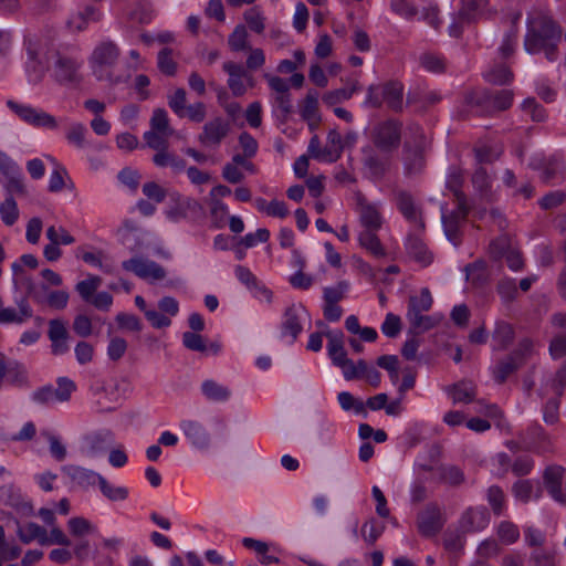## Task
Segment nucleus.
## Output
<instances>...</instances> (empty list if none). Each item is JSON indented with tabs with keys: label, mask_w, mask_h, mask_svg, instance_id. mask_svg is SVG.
<instances>
[{
	"label": "nucleus",
	"mask_w": 566,
	"mask_h": 566,
	"mask_svg": "<svg viewBox=\"0 0 566 566\" xmlns=\"http://www.w3.org/2000/svg\"><path fill=\"white\" fill-rule=\"evenodd\" d=\"M406 251L408 255L422 266H427L432 262V254L428 250L423 241L417 235H408L406 241Z\"/></svg>",
	"instance_id": "obj_23"
},
{
	"label": "nucleus",
	"mask_w": 566,
	"mask_h": 566,
	"mask_svg": "<svg viewBox=\"0 0 566 566\" xmlns=\"http://www.w3.org/2000/svg\"><path fill=\"white\" fill-rule=\"evenodd\" d=\"M446 390L452 398L453 403H470L475 400L476 387L470 380H460L447 387Z\"/></svg>",
	"instance_id": "obj_20"
},
{
	"label": "nucleus",
	"mask_w": 566,
	"mask_h": 566,
	"mask_svg": "<svg viewBox=\"0 0 566 566\" xmlns=\"http://www.w3.org/2000/svg\"><path fill=\"white\" fill-rule=\"evenodd\" d=\"M401 142V123L388 119L379 123L373 129V143L381 151L391 153Z\"/></svg>",
	"instance_id": "obj_6"
},
{
	"label": "nucleus",
	"mask_w": 566,
	"mask_h": 566,
	"mask_svg": "<svg viewBox=\"0 0 566 566\" xmlns=\"http://www.w3.org/2000/svg\"><path fill=\"white\" fill-rule=\"evenodd\" d=\"M101 492L109 501H125L128 497V490L124 486H114L105 478L97 476Z\"/></svg>",
	"instance_id": "obj_44"
},
{
	"label": "nucleus",
	"mask_w": 566,
	"mask_h": 566,
	"mask_svg": "<svg viewBox=\"0 0 566 566\" xmlns=\"http://www.w3.org/2000/svg\"><path fill=\"white\" fill-rule=\"evenodd\" d=\"M514 99L512 90H501L491 93L488 90L472 91L465 95V103L472 108L480 109L481 114L492 115L509 109Z\"/></svg>",
	"instance_id": "obj_4"
},
{
	"label": "nucleus",
	"mask_w": 566,
	"mask_h": 566,
	"mask_svg": "<svg viewBox=\"0 0 566 566\" xmlns=\"http://www.w3.org/2000/svg\"><path fill=\"white\" fill-rule=\"evenodd\" d=\"M559 398H549L543 407V419L546 424L554 426L559 421Z\"/></svg>",
	"instance_id": "obj_60"
},
{
	"label": "nucleus",
	"mask_w": 566,
	"mask_h": 566,
	"mask_svg": "<svg viewBox=\"0 0 566 566\" xmlns=\"http://www.w3.org/2000/svg\"><path fill=\"white\" fill-rule=\"evenodd\" d=\"M48 336L51 342V352L53 355H63L69 352L67 344L69 331L64 321L54 318L49 322Z\"/></svg>",
	"instance_id": "obj_13"
},
{
	"label": "nucleus",
	"mask_w": 566,
	"mask_h": 566,
	"mask_svg": "<svg viewBox=\"0 0 566 566\" xmlns=\"http://www.w3.org/2000/svg\"><path fill=\"white\" fill-rule=\"evenodd\" d=\"M102 284V279L96 275H88L87 279L80 281L75 285V291L80 294L81 298L90 303L94 296L95 292Z\"/></svg>",
	"instance_id": "obj_41"
},
{
	"label": "nucleus",
	"mask_w": 566,
	"mask_h": 566,
	"mask_svg": "<svg viewBox=\"0 0 566 566\" xmlns=\"http://www.w3.org/2000/svg\"><path fill=\"white\" fill-rule=\"evenodd\" d=\"M489 524V513L485 507L469 509L461 518V527L465 532H475Z\"/></svg>",
	"instance_id": "obj_24"
},
{
	"label": "nucleus",
	"mask_w": 566,
	"mask_h": 566,
	"mask_svg": "<svg viewBox=\"0 0 566 566\" xmlns=\"http://www.w3.org/2000/svg\"><path fill=\"white\" fill-rule=\"evenodd\" d=\"M338 402L344 410L354 409L356 413L367 415L365 405L363 401L356 400L355 397L348 391H342L338 394Z\"/></svg>",
	"instance_id": "obj_63"
},
{
	"label": "nucleus",
	"mask_w": 566,
	"mask_h": 566,
	"mask_svg": "<svg viewBox=\"0 0 566 566\" xmlns=\"http://www.w3.org/2000/svg\"><path fill=\"white\" fill-rule=\"evenodd\" d=\"M407 318L410 324L409 333L413 335L424 333L437 324L431 316L422 315V313H407Z\"/></svg>",
	"instance_id": "obj_40"
},
{
	"label": "nucleus",
	"mask_w": 566,
	"mask_h": 566,
	"mask_svg": "<svg viewBox=\"0 0 566 566\" xmlns=\"http://www.w3.org/2000/svg\"><path fill=\"white\" fill-rule=\"evenodd\" d=\"M328 339L327 352L334 365L345 360L347 353L344 347V334L342 331H328L325 333Z\"/></svg>",
	"instance_id": "obj_25"
},
{
	"label": "nucleus",
	"mask_w": 566,
	"mask_h": 566,
	"mask_svg": "<svg viewBox=\"0 0 566 566\" xmlns=\"http://www.w3.org/2000/svg\"><path fill=\"white\" fill-rule=\"evenodd\" d=\"M462 7L458 13L461 23H473L481 18H490L493 13L486 9L489 0H461Z\"/></svg>",
	"instance_id": "obj_15"
},
{
	"label": "nucleus",
	"mask_w": 566,
	"mask_h": 566,
	"mask_svg": "<svg viewBox=\"0 0 566 566\" xmlns=\"http://www.w3.org/2000/svg\"><path fill=\"white\" fill-rule=\"evenodd\" d=\"M382 99L394 112H401L403 108V86L398 81H389L382 85Z\"/></svg>",
	"instance_id": "obj_19"
},
{
	"label": "nucleus",
	"mask_w": 566,
	"mask_h": 566,
	"mask_svg": "<svg viewBox=\"0 0 566 566\" xmlns=\"http://www.w3.org/2000/svg\"><path fill=\"white\" fill-rule=\"evenodd\" d=\"M522 366L520 365L518 361L514 360L507 355L504 359L500 360L496 367L493 369L494 380L499 385H502L512 374L517 371Z\"/></svg>",
	"instance_id": "obj_39"
},
{
	"label": "nucleus",
	"mask_w": 566,
	"mask_h": 566,
	"mask_svg": "<svg viewBox=\"0 0 566 566\" xmlns=\"http://www.w3.org/2000/svg\"><path fill=\"white\" fill-rule=\"evenodd\" d=\"M432 297L428 289H422L420 295L409 297L407 313H422L430 310L432 306Z\"/></svg>",
	"instance_id": "obj_43"
},
{
	"label": "nucleus",
	"mask_w": 566,
	"mask_h": 566,
	"mask_svg": "<svg viewBox=\"0 0 566 566\" xmlns=\"http://www.w3.org/2000/svg\"><path fill=\"white\" fill-rule=\"evenodd\" d=\"M514 329L511 324L503 321H500L495 324L492 337L493 340L496 343V349H506L514 340Z\"/></svg>",
	"instance_id": "obj_37"
},
{
	"label": "nucleus",
	"mask_w": 566,
	"mask_h": 566,
	"mask_svg": "<svg viewBox=\"0 0 566 566\" xmlns=\"http://www.w3.org/2000/svg\"><path fill=\"white\" fill-rule=\"evenodd\" d=\"M565 469L560 465H549L545 469L543 480L545 488L555 501L565 500L562 490V481Z\"/></svg>",
	"instance_id": "obj_18"
},
{
	"label": "nucleus",
	"mask_w": 566,
	"mask_h": 566,
	"mask_svg": "<svg viewBox=\"0 0 566 566\" xmlns=\"http://www.w3.org/2000/svg\"><path fill=\"white\" fill-rule=\"evenodd\" d=\"M7 106L23 122L34 127L56 129L59 126L56 118L42 109L12 99L7 101Z\"/></svg>",
	"instance_id": "obj_7"
},
{
	"label": "nucleus",
	"mask_w": 566,
	"mask_h": 566,
	"mask_svg": "<svg viewBox=\"0 0 566 566\" xmlns=\"http://www.w3.org/2000/svg\"><path fill=\"white\" fill-rule=\"evenodd\" d=\"M99 14L94 7H86L84 10L73 14L67 21L70 29L75 31H82L86 28L90 21H98Z\"/></svg>",
	"instance_id": "obj_38"
},
{
	"label": "nucleus",
	"mask_w": 566,
	"mask_h": 566,
	"mask_svg": "<svg viewBox=\"0 0 566 566\" xmlns=\"http://www.w3.org/2000/svg\"><path fill=\"white\" fill-rule=\"evenodd\" d=\"M1 220L6 226H13L19 217V210L13 197L8 196L7 199L0 205Z\"/></svg>",
	"instance_id": "obj_52"
},
{
	"label": "nucleus",
	"mask_w": 566,
	"mask_h": 566,
	"mask_svg": "<svg viewBox=\"0 0 566 566\" xmlns=\"http://www.w3.org/2000/svg\"><path fill=\"white\" fill-rule=\"evenodd\" d=\"M17 534L20 541L24 544H29L36 539L41 545H48V532L44 527L36 523L30 522L24 526H18Z\"/></svg>",
	"instance_id": "obj_27"
},
{
	"label": "nucleus",
	"mask_w": 566,
	"mask_h": 566,
	"mask_svg": "<svg viewBox=\"0 0 566 566\" xmlns=\"http://www.w3.org/2000/svg\"><path fill=\"white\" fill-rule=\"evenodd\" d=\"M150 130L161 133L163 135L169 136L171 130L169 129V119L167 112L164 108H156L153 112L150 118Z\"/></svg>",
	"instance_id": "obj_58"
},
{
	"label": "nucleus",
	"mask_w": 566,
	"mask_h": 566,
	"mask_svg": "<svg viewBox=\"0 0 566 566\" xmlns=\"http://www.w3.org/2000/svg\"><path fill=\"white\" fill-rule=\"evenodd\" d=\"M345 148L342 135L336 129H331L327 134L325 155L327 163L337 161Z\"/></svg>",
	"instance_id": "obj_36"
},
{
	"label": "nucleus",
	"mask_w": 566,
	"mask_h": 566,
	"mask_svg": "<svg viewBox=\"0 0 566 566\" xmlns=\"http://www.w3.org/2000/svg\"><path fill=\"white\" fill-rule=\"evenodd\" d=\"M418 530L424 537H432L443 527V520L440 509L437 504H428L423 511L418 514Z\"/></svg>",
	"instance_id": "obj_12"
},
{
	"label": "nucleus",
	"mask_w": 566,
	"mask_h": 566,
	"mask_svg": "<svg viewBox=\"0 0 566 566\" xmlns=\"http://www.w3.org/2000/svg\"><path fill=\"white\" fill-rule=\"evenodd\" d=\"M302 324L300 321V315L297 312V307L292 304L289 307H286L284 312V321L282 323V334L283 335H290L292 337V340L294 342L297 336L302 332Z\"/></svg>",
	"instance_id": "obj_30"
},
{
	"label": "nucleus",
	"mask_w": 566,
	"mask_h": 566,
	"mask_svg": "<svg viewBox=\"0 0 566 566\" xmlns=\"http://www.w3.org/2000/svg\"><path fill=\"white\" fill-rule=\"evenodd\" d=\"M244 20L248 23L249 28L255 33L260 34L265 29V18L256 7H253L245 11Z\"/></svg>",
	"instance_id": "obj_61"
},
{
	"label": "nucleus",
	"mask_w": 566,
	"mask_h": 566,
	"mask_svg": "<svg viewBox=\"0 0 566 566\" xmlns=\"http://www.w3.org/2000/svg\"><path fill=\"white\" fill-rule=\"evenodd\" d=\"M301 116L303 119H315L316 117H319L318 94L316 91H308L306 94L301 109Z\"/></svg>",
	"instance_id": "obj_55"
},
{
	"label": "nucleus",
	"mask_w": 566,
	"mask_h": 566,
	"mask_svg": "<svg viewBox=\"0 0 566 566\" xmlns=\"http://www.w3.org/2000/svg\"><path fill=\"white\" fill-rule=\"evenodd\" d=\"M153 163L160 168L170 167L175 174H179L186 169V161L181 157L170 153L168 148L156 153Z\"/></svg>",
	"instance_id": "obj_32"
},
{
	"label": "nucleus",
	"mask_w": 566,
	"mask_h": 566,
	"mask_svg": "<svg viewBox=\"0 0 566 566\" xmlns=\"http://www.w3.org/2000/svg\"><path fill=\"white\" fill-rule=\"evenodd\" d=\"M124 270L133 272L140 279H153L156 281L166 277L165 269L155 261L144 260L142 258H132L122 263Z\"/></svg>",
	"instance_id": "obj_11"
},
{
	"label": "nucleus",
	"mask_w": 566,
	"mask_h": 566,
	"mask_svg": "<svg viewBox=\"0 0 566 566\" xmlns=\"http://www.w3.org/2000/svg\"><path fill=\"white\" fill-rule=\"evenodd\" d=\"M62 470L74 483L84 488L93 485L97 476H101L92 470L78 465H65Z\"/></svg>",
	"instance_id": "obj_28"
},
{
	"label": "nucleus",
	"mask_w": 566,
	"mask_h": 566,
	"mask_svg": "<svg viewBox=\"0 0 566 566\" xmlns=\"http://www.w3.org/2000/svg\"><path fill=\"white\" fill-rule=\"evenodd\" d=\"M496 291L504 303L513 302L517 296V287L514 279H502L499 281Z\"/></svg>",
	"instance_id": "obj_59"
},
{
	"label": "nucleus",
	"mask_w": 566,
	"mask_h": 566,
	"mask_svg": "<svg viewBox=\"0 0 566 566\" xmlns=\"http://www.w3.org/2000/svg\"><path fill=\"white\" fill-rule=\"evenodd\" d=\"M467 279L476 285H482L486 281V265L484 261H475L465 266Z\"/></svg>",
	"instance_id": "obj_56"
},
{
	"label": "nucleus",
	"mask_w": 566,
	"mask_h": 566,
	"mask_svg": "<svg viewBox=\"0 0 566 566\" xmlns=\"http://www.w3.org/2000/svg\"><path fill=\"white\" fill-rule=\"evenodd\" d=\"M562 35V27L551 15L536 13L527 18L524 49L530 54L543 53L548 62H555Z\"/></svg>",
	"instance_id": "obj_1"
},
{
	"label": "nucleus",
	"mask_w": 566,
	"mask_h": 566,
	"mask_svg": "<svg viewBox=\"0 0 566 566\" xmlns=\"http://www.w3.org/2000/svg\"><path fill=\"white\" fill-rule=\"evenodd\" d=\"M0 500L11 507H14L24 513L32 512V505L24 502L21 494L13 488V485H3L0 488Z\"/></svg>",
	"instance_id": "obj_33"
},
{
	"label": "nucleus",
	"mask_w": 566,
	"mask_h": 566,
	"mask_svg": "<svg viewBox=\"0 0 566 566\" xmlns=\"http://www.w3.org/2000/svg\"><path fill=\"white\" fill-rule=\"evenodd\" d=\"M157 65L161 73L174 76L177 72V63L172 60V50L164 48L157 56Z\"/></svg>",
	"instance_id": "obj_53"
},
{
	"label": "nucleus",
	"mask_w": 566,
	"mask_h": 566,
	"mask_svg": "<svg viewBox=\"0 0 566 566\" xmlns=\"http://www.w3.org/2000/svg\"><path fill=\"white\" fill-rule=\"evenodd\" d=\"M201 391L208 400L216 402L227 401L231 396V390L227 386L213 379L205 380L201 384Z\"/></svg>",
	"instance_id": "obj_31"
},
{
	"label": "nucleus",
	"mask_w": 566,
	"mask_h": 566,
	"mask_svg": "<svg viewBox=\"0 0 566 566\" xmlns=\"http://www.w3.org/2000/svg\"><path fill=\"white\" fill-rule=\"evenodd\" d=\"M87 133L86 127L81 123H74L70 126L66 133V139L69 143L75 145L77 148L85 146V135Z\"/></svg>",
	"instance_id": "obj_64"
},
{
	"label": "nucleus",
	"mask_w": 566,
	"mask_h": 566,
	"mask_svg": "<svg viewBox=\"0 0 566 566\" xmlns=\"http://www.w3.org/2000/svg\"><path fill=\"white\" fill-rule=\"evenodd\" d=\"M181 429L187 438L198 447H206L209 442V436L203 427L193 420H185L181 422Z\"/></svg>",
	"instance_id": "obj_35"
},
{
	"label": "nucleus",
	"mask_w": 566,
	"mask_h": 566,
	"mask_svg": "<svg viewBox=\"0 0 566 566\" xmlns=\"http://www.w3.org/2000/svg\"><path fill=\"white\" fill-rule=\"evenodd\" d=\"M557 552L552 549H535L531 553V566H557Z\"/></svg>",
	"instance_id": "obj_47"
},
{
	"label": "nucleus",
	"mask_w": 566,
	"mask_h": 566,
	"mask_svg": "<svg viewBox=\"0 0 566 566\" xmlns=\"http://www.w3.org/2000/svg\"><path fill=\"white\" fill-rule=\"evenodd\" d=\"M120 56L119 46L111 41L99 42L93 50L90 63L94 75L99 81L117 82L111 70L117 64Z\"/></svg>",
	"instance_id": "obj_5"
},
{
	"label": "nucleus",
	"mask_w": 566,
	"mask_h": 566,
	"mask_svg": "<svg viewBox=\"0 0 566 566\" xmlns=\"http://www.w3.org/2000/svg\"><path fill=\"white\" fill-rule=\"evenodd\" d=\"M396 203L402 216L410 222L419 226L420 229H424V222L420 217V212L415 205L413 197L406 190H398L396 192Z\"/></svg>",
	"instance_id": "obj_17"
},
{
	"label": "nucleus",
	"mask_w": 566,
	"mask_h": 566,
	"mask_svg": "<svg viewBox=\"0 0 566 566\" xmlns=\"http://www.w3.org/2000/svg\"><path fill=\"white\" fill-rule=\"evenodd\" d=\"M363 153L365 155L364 166L370 175L375 178H382L388 170V161L380 158L370 147L364 148Z\"/></svg>",
	"instance_id": "obj_29"
},
{
	"label": "nucleus",
	"mask_w": 566,
	"mask_h": 566,
	"mask_svg": "<svg viewBox=\"0 0 566 566\" xmlns=\"http://www.w3.org/2000/svg\"><path fill=\"white\" fill-rule=\"evenodd\" d=\"M408 129L410 135L403 142L401 160L405 176L411 178L424 171L431 142L419 125H411Z\"/></svg>",
	"instance_id": "obj_2"
},
{
	"label": "nucleus",
	"mask_w": 566,
	"mask_h": 566,
	"mask_svg": "<svg viewBox=\"0 0 566 566\" xmlns=\"http://www.w3.org/2000/svg\"><path fill=\"white\" fill-rule=\"evenodd\" d=\"M187 93L185 88H177L172 94L168 95V106L180 118L186 116Z\"/></svg>",
	"instance_id": "obj_54"
},
{
	"label": "nucleus",
	"mask_w": 566,
	"mask_h": 566,
	"mask_svg": "<svg viewBox=\"0 0 566 566\" xmlns=\"http://www.w3.org/2000/svg\"><path fill=\"white\" fill-rule=\"evenodd\" d=\"M472 184L481 196L491 197V180L485 168L479 167L475 169L472 175Z\"/></svg>",
	"instance_id": "obj_50"
},
{
	"label": "nucleus",
	"mask_w": 566,
	"mask_h": 566,
	"mask_svg": "<svg viewBox=\"0 0 566 566\" xmlns=\"http://www.w3.org/2000/svg\"><path fill=\"white\" fill-rule=\"evenodd\" d=\"M76 386L73 380L67 377H60L57 379V388L51 385L43 386L32 394V399L43 406H49L54 401L65 402L69 401Z\"/></svg>",
	"instance_id": "obj_8"
},
{
	"label": "nucleus",
	"mask_w": 566,
	"mask_h": 566,
	"mask_svg": "<svg viewBox=\"0 0 566 566\" xmlns=\"http://www.w3.org/2000/svg\"><path fill=\"white\" fill-rule=\"evenodd\" d=\"M231 124L223 117H214L208 120L202 132L198 135V140L206 147H218L221 142L229 135Z\"/></svg>",
	"instance_id": "obj_9"
},
{
	"label": "nucleus",
	"mask_w": 566,
	"mask_h": 566,
	"mask_svg": "<svg viewBox=\"0 0 566 566\" xmlns=\"http://www.w3.org/2000/svg\"><path fill=\"white\" fill-rule=\"evenodd\" d=\"M484 81L492 85H509L514 80V73L505 63H494L482 73Z\"/></svg>",
	"instance_id": "obj_22"
},
{
	"label": "nucleus",
	"mask_w": 566,
	"mask_h": 566,
	"mask_svg": "<svg viewBox=\"0 0 566 566\" xmlns=\"http://www.w3.org/2000/svg\"><path fill=\"white\" fill-rule=\"evenodd\" d=\"M3 176L7 178L4 188L9 196L13 197L14 193L21 196L27 195V188L18 165L11 174H4Z\"/></svg>",
	"instance_id": "obj_42"
},
{
	"label": "nucleus",
	"mask_w": 566,
	"mask_h": 566,
	"mask_svg": "<svg viewBox=\"0 0 566 566\" xmlns=\"http://www.w3.org/2000/svg\"><path fill=\"white\" fill-rule=\"evenodd\" d=\"M182 344L187 349L199 353H206L208 350H211L213 354H217L220 349V345L216 343H212L210 344V346H207L203 336L193 332H185L182 334Z\"/></svg>",
	"instance_id": "obj_34"
},
{
	"label": "nucleus",
	"mask_w": 566,
	"mask_h": 566,
	"mask_svg": "<svg viewBox=\"0 0 566 566\" xmlns=\"http://www.w3.org/2000/svg\"><path fill=\"white\" fill-rule=\"evenodd\" d=\"M421 65L429 72L442 73L446 70L444 59L432 53H423L420 56Z\"/></svg>",
	"instance_id": "obj_62"
},
{
	"label": "nucleus",
	"mask_w": 566,
	"mask_h": 566,
	"mask_svg": "<svg viewBox=\"0 0 566 566\" xmlns=\"http://www.w3.org/2000/svg\"><path fill=\"white\" fill-rule=\"evenodd\" d=\"M25 71L30 82L39 83L49 70V62L53 60V53H57V51L48 40L38 36H29L25 40Z\"/></svg>",
	"instance_id": "obj_3"
},
{
	"label": "nucleus",
	"mask_w": 566,
	"mask_h": 566,
	"mask_svg": "<svg viewBox=\"0 0 566 566\" xmlns=\"http://www.w3.org/2000/svg\"><path fill=\"white\" fill-rule=\"evenodd\" d=\"M248 36L245 27L242 24L237 25L228 39L230 49L234 52L250 49V45L248 44Z\"/></svg>",
	"instance_id": "obj_48"
},
{
	"label": "nucleus",
	"mask_w": 566,
	"mask_h": 566,
	"mask_svg": "<svg viewBox=\"0 0 566 566\" xmlns=\"http://www.w3.org/2000/svg\"><path fill=\"white\" fill-rule=\"evenodd\" d=\"M357 212L359 214L360 224L364 230H379L382 226V217L378 208L368 202L367 199L358 195L357 196Z\"/></svg>",
	"instance_id": "obj_14"
},
{
	"label": "nucleus",
	"mask_w": 566,
	"mask_h": 566,
	"mask_svg": "<svg viewBox=\"0 0 566 566\" xmlns=\"http://www.w3.org/2000/svg\"><path fill=\"white\" fill-rule=\"evenodd\" d=\"M512 250L511 239L504 234L493 240L489 245L490 256L494 261H499L504 258L509 251Z\"/></svg>",
	"instance_id": "obj_51"
},
{
	"label": "nucleus",
	"mask_w": 566,
	"mask_h": 566,
	"mask_svg": "<svg viewBox=\"0 0 566 566\" xmlns=\"http://www.w3.org/2000/svg\"><path fill=\"white\" fill-rule=\"evenodd\" d=\"M19 311L13 307H6L0 310V324H22L24 321L33 316V311L29 305L27 298L18 302Z\"/></svg>",
	"instance_id": "obj_21"
},
{
	"label": "nucleus",
	"mask_w": 566,
	"mask_h": 566,
	"mask_svg": "<svg viewBox=\"0 0 566 566\" xmlns=\"http://www.w3.org/2000/svg\"><path fill=\"white\" fill-rule=\"evenodd\" d=\"M467 214L468 208L465 202H459L457 209L448 214H442L446 235L455 245L459 244V224L465 219Z\"/></svg>",
	"instance_id": "obj_16"
},
{
	"label": "nucleus",
	"mask_w": 566,
	"mask_h": 566,
	"mask_svg": "<svg viewBox=\"0 0 566 566\" xmlns=\"http://www.w3.org/2000/svg\"><path fill=\"white\" fill-rule=\"evenodd\" d=\"M378 230H363L358 235L359 245L368 251L373 256L380 259L387 255L386 249L381 244Z\"/></svg>",
	"instance_id": "obj_26"
},
{
	"label": "nucleus",
	"mask_w": 566,
	"mask_h": 566,
	"mask_svg": "<svg viewBox=\"0 0 566 566\" xmlns=\"http://www.w3.org/2000/svg\"><path fill=\"white\" fill-rule=\"evenodd\" d=\"M440 95L433 91L423 94L409 93L407 96V103L418 105L420 111H426L429 106L440 102Z\"/></svg>",
	"instance_id": "obj_49"
},
{
	"label": "nucleus",
	"mask_w": 566,
	"mask_h": 566,
	"mask_svg": "<svg viewBox=\"0 0 566 566\" xmlns=\"http://www.w3.org/2000/svg\"><path fill=\"white\" fill-rule=\"evenodd\" d=\"M384 531V524H379L375 518H369L361 526V536L369 546H373Z\"/></svg>",
	"instance_id": "obj_46"
},
{
	"label": "nucleus",
	"mask_w": 566,
	"mask_h": 566,
	"mask_svg": "<svg viewBox=\"0 0 566 566\" xmlns=\"http://www.w3.org/2000/svg\"><path fill=\"white\" fill-rule=\"evenodd\" d=\"M80 64L72 57L65 56L60 52L53 53L54 80L60 84H74L81 81L78 74Z\"/></svg>",
	"instance_id": "obj_10"
},
{
	"label": "nucleus",
	"mask_w": 566,
	"mask_h": 566,
	"mask_svg": "<svg viewBox=\"0 0 566 566\" xmlns=\"http://www.w3.org/2000/svg\"><path fill=\"white\" fill-rule=\"evenodd\" d=\"M46 237L50 243L44 247L43 254L50 262H54L62 255V251L56 241V228L51 226L46 230Z\"/></svg>",
	"instance_id": "obj_57"
},
{
	"label": "nucleus",
	"mask_w": 566,
	"mask_h": 566,
	"mask_svg": "<svg viewBox=\"0 0 566 566\" xmlns=\"http://www.w3.org/2000/svg\"><path fill=\"white\" fill-rule=\"evenodd\" d=\"M463 180L462 169L452 167L447 178V188L454 193L459 202H465L464 193L461 191Z\"/></svg>",
	"instance_id": "obj_45"
}]
</instances>
